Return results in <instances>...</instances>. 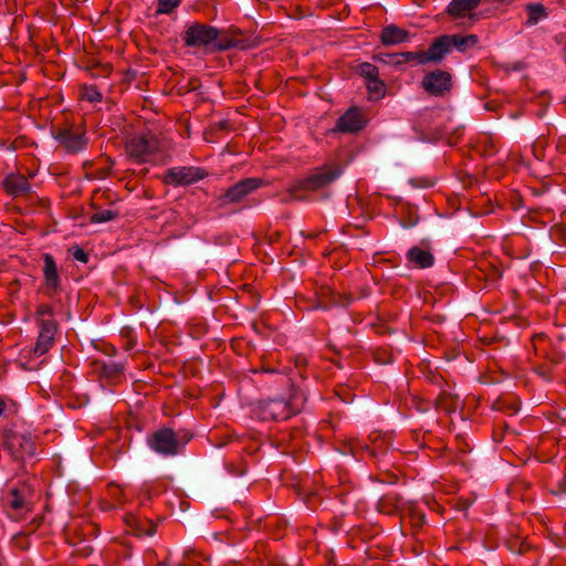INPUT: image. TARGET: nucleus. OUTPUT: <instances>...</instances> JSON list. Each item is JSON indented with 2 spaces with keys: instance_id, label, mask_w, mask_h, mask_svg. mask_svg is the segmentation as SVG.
Segmentation results:
<instances>
[{
  "instance_id": "nucleus-7",
  "label": "nucleus",
  "mask_w": 566,
  "mask_h": 566,
  "mask_svg": "<svg viewBox=\"0 0 566 566\" xmlns=\"http://www.w3.org/2000/svg\"><path fill=\"white\" fill-rule=\"evenodd\" d=\"M350 452L364 450L367 451L371 458H379L385 455L392 446V438L389 433L371 432L368 437V442H361L358 439L349 441Z\"/></svg>"
},
{
  "instance_id": "nucleus-16",
  "label": "nucleus",
  "mask_w": 566,
  "mask_h": 566,
  "mask_svg": "<svg viewBox=\"0 0 566 566\" xmlns=\"http://www.w3.org/2000/svg\"><path fill=\"white\" fill-rule=\"evenodd\" d=\"M365 119L357 107L349 108L342 115L336 124V130L342 133H356L365 127Z\"/></svg>"
},
{
  "instance_id": "nucleus-30",
  "label": "nucleus",
  "mask_w": 566,
  "mask_h": 566,
  "mask_svg": "<svg viewBox=\"0 0 566 566\" xmlns=\"http://www.w3.org/2000/svg\"><path fill=\"white\" fill-rule=\"evenodd\" d=\"M400 54V61H401V65L403 64H411V65H424L426 64V59H424V54H423V51H420V52H399Z\"/></svg>"
},
{
  "instance_id": "nucleus-5",
  "label": "nucleus",
  "mask_w": 566,
  "mask_h": 566,
  "mask_svg": "<svg viewBox=\"0 0 566 566\" xmlns=\"http://www.w3.org/2000/svg\"><path fill=\"white\" fill-rule=\"evenodd\" d=\"M157 151V142L145 135H134L125 143V153L136 164L149 163Z\"/></svg>"
},
{
  "instance_id": "nucleus-43",
  "label": "nucleus",
  "mask_w": 566,
  "mask_h": 566,
  "mask_svg": "<svg viewBox=\"0 0 566 566\" xmlns=\"http://www.w3.org/2000/svg\"><path fill=\"white\" fill-rule=\"evenodd\" d=\"M101 350L109 357H113L117 353L116 347L109 344L102 345Z\"/></svg>"
},
{
  "instance_id": "nucleus-22",
  "label": "nucleus",
  "mask_w": 566,
  "mask_h": 566,
  "mask_svg": "<svg viewBox=\"0 0 566 566\" xmlns=\"http://www.w3.org/2000/svg\"><path fill=\"white\" fill-rule=\"evenodd\" d=\"M403 518H408L412 528V535L417 536L426 524V515L420 511L415 503L408 502L406 504V511L402 515Z\"/></svg>"
},
{
  "instance_id": "nucleus-10",
  "label": "nucleus",
  "mask_w": 566,
  "mask_h": 566,
  "mask_svg": "<svg viewBox=\"0 0 566 566\" xmlns=\"http://www.w3.org/2000/svg\"><path fill=\"white\" fill-rule=\"evenodd\" d=\"M216 39H218V29L203 23H193L182 34L184 44L189 48L208 46Z\"/></svg>"
},
{
  "instance_id": "nucleus-20",
  "label": "nucleus",
  "mask_w": 566,
  "mask_h": 566,
  "mask_svg": "<svg viewBox=\"0 0 566 566\" xmlns=\"http://www.w3.org/2000/svg\"><path fill=\"white\" fill-rule=\"evenodd\" d=\"M410 39V33L395 24H389L381 30L380 40L385 45L405 43Z\"/></svg>"
},
{
  "instance_id": "nucleus-18",
  "label": "nucleus",
  "mask_w": 566,
  "mask_h": 566,
  "mask_svg": "<svg viewBox=\"0 0 566 566\" xmlns=\"http://www.w3.org/2000/svg\"><path fill=\"white\" fill-rule=\"evenodd\" d=\"M216 50L227 51L230 49L244 50L248 48L247 40L241 36L240 31H220L218 39L213 42Z\"/></svg>"
},
{
  "instance_id": "nucleus-48",
  "label": "nucleus",
  "mask_w": 566,
  "mask_h": 566,
  "mask_svg": "<svg viewBox=\"0 0 566 566\" xmlns=\"http://www.w3.org/2000/svg\"><path fill=\"white\" fill-rule=\"evenodd\" d=\"M544 339H545V335H544V334H538V335H536V336L533 338L534 343H535V342H539V340H544Z\"/></svg>"
},
{
  "instance_id": "nucleus-51",
  "label": "nucleus",
  "mask_w": 566,
  "mask_h": 566,
  "mask_svg": "<svg viewBox=\"0 0 566 566\" xmlns=\"http://www.w3.org/2000/svg\"><path fill=\"white\" fill-rule=\"evenodd\" d=\"M539 375L545 377L546 379H548V377L546 376V374L544 371H541Z\"/></svg>"
},
{
  "instance_id": "nucleus-26",
  "label": "nucleus",
  "mask_w": 566,
  "mask_h": 566,
  "mask_svg": "<svg viewBox=\"0 0 566 566\" xmlns=\"http://www.w3.org/2000/svg\"><path fill=\"white\" fill-rule=\"evenodd\" d=\"M493 409L515 415L520 410V403L514 397L499 398L494 401Z\"/></svg>"
},
{
  "instance_id": "nucleus-49",
  "label": "nucleus",
  "mask_w": 566,
  "mask_h": 566,
  "mask_svg": "<svg viewBox=\"0 0 566 566\" xmlns=\"http://www.w3.org/2000/svg\"><path fill=\"white\" fill-rule=\"evenodd\" d=\"M559 490L562 493H566V482L563 484H559Z\"/></svg>"
},
{
  "instance_id": "nucleus-35",
  "label": "nucleus",
  "mask_w": 566,
  "mask_h": 566,
  "mask_svg": "<svg viewBox=\"0 0 566 566\" xmlns=\"http://www.w3.org/2000/svg\"><path fill=\"white\" fill-rule=\"evenodd\" d=\"M200 562L196 558V554L192 551H186L182 559L177 563H171V566H199Z\"/></svg>"
},
{
  "instance_id": "nucleus-21",
  "label": "nucleus",
  "mask_w": 566,
  "mask_h": 566,
  "mask_svg": "<svg viewBox=\"0 0 566 566\" xmlns=\"http://www.w3.org/2000/svg\"><path fill=\"white\" fill-rule=\"evenodd\" d=\"M407 259L419 269L430 268L434 263L433 254L429 250H424L418 245L408 250Z\"/></svg>"
},
{
  "instance_id": "nucleus-52",
  "label": "nucleus",
  "mask_w": 566,
  "mask_h": 566,
  "mask_svg": "<svg viewBox=\"0 0 566 566\" xmlns=\"http://www.w3.org/2000/svg\"><path fill=\"white\" fill-rule=\"evenodd\" d=\"M264 370H265L266 373L273 371L272 369H269V368H265Z\"/></svg>"
},
{
  "instance_id": "nucleus-33",
  "label": "nucleus",
  "mask_w": 566,
  "mask_h": 566,
  "mask_svg": "<svg viewBox=\"0 0 566 566\" xmlns=\"http://www.w3.org/2000/svg\"><path fill=\"white\" fill-rule=\"evenodd\" d=\"M182 0H158L156 14H169L180 6Z\"/></svg>"
},
{
  "instance_id": "nucleus-6",
  "label": "nucleus",
  "mask_w": 566,
  "mask_h": 566,
  "mask_svg": "<svg viewBox=\"0 0 566 566\" xmlns=\"http://www.w3.org/2000/svg\"><path fill=\"white\" fill-rule=\"evenodd\" d=\"M265 182L261 178L251 177L245 178L233 186L229 187L224 193L218 197V206L220 208H224L229 205H234L241 202L247 196L252 193L253 191L258 190L262 186H264Z\"/></svg>"
},
{
  "instance_id": "nucleus-4",
  "label": "nucleus",
  "mask_w": 566,
  "mask_h": 566,
  "mask_svg": "<svg viewBox=\"0 0 566 566\" xmlns=\"http://www.w3.org/2000/svg\"><path fill=\"white\" fill-rule=\"evenodd\" d=\"M304 402L301 395H293L290 400L273 398L261 402L259 416L262 420H287L293 415L300 412Z\"/></svg>"
},
{
  "instance_id": "nucleus-34",
  "label": "nucleus",
  "mask_w": 566,
  "mask_h": 566,
  "mask_svg": "<svg viewBox=\"0 0 566 566\" xmlns=\"http://www.w3.org/2000/svg\"><path fill=\"white\" fill-rule=\"evenodd\" d=\"M116 217H117V212H115L114 210H111V209H105V210L94 212L90 217V220L93 223H102V222H107V221L114 220Z\"/></svg>"
},
{
  "instance_id": "nucleus-41",
  "label": "nucleus",
  "mask_w": 566,
  "mask_h": 566,
  "mask_svg": "<svg viewBox=\"0 0 566 566\" xmlns=\"http://www.w3.org/2000/svg\"><path fill=\"white\" fill-rule=\"evenodd\" d=\"M36 315L42 316V317H44V316L52 317L53 316V307L48 304H41L36 310Z\"/></svg>"
},
{
  "instance_id": "nucleus-46",
  "label": "nucleus",
  "mask_w": 566,
  "mask_h": 566,
  "mask_svg": "<svg viewBox=\"0 0 566 566\" xmlns=\"http://www.w3.org/2000/svg\"><path fill=\"white\" fill-rule=\"evenodd\" d=\"M7 409V402L4 400H0V417L4 413Z\"/></svg>"
},
{
  "instance_id": "nucleus-3",
  "label": "nucleus",
  "mask_w": 566,
  "mask_h": 566,
  "mask_svg": "<svg viewBox=\"0 0 566 566\" xmlns=\"http://www.w3.org/2000/svg\"><path fill=\"white\" fill-rule=\"evenodd\" d=\"M478 43L475 35H441L433 40L427 51H423L426 64L438 63L451 52L453 48L459 51L465 50L468 46H473Z\"/></svg>"
},
{
  "instance_id": "nucleus-40",
  "label": "nucleus",
  "mask_w": 566,
  "mask_h": 566,
  "mask_svg": "<svg viewBox=\"0 0 566 566\" xmlns=\"http://www.w3.org/2000/svg\"><path fill=\"white\" fill-rule=\"evenodd\" d=\"M337 306L347 307L352 304L353 297L349 294H337Z\"/></svg>"
},
{
  "instance_id": "nucleus-31",
  "label": "nucleus",
  "mask_w": 566,
  "mask_h": 566,
  "mask_svg": "<svg viewBox=\"0 0 566 566\" xmlns=\"http://www.w3.org/2000/svg\"><path fill=\"white\" fill-rule=\"evenodd\" d=\"M375 61L380 62L386 65L392 66H401L400 54L399 53H385L379 52L373 57Z\"/></svg>"
},
{
  "instance_id": "nucleus-1",
  "label": "nucleus",
  "mask_w": 566,
  "mask_h": 566,
  "mask_svg": "<svg viewBox=\"0 0 566 566\" xmlns=\"http://www.w3.org/2000/svg\"><path fill=\"white\" fill-rule=\"evenodd\" d=\"M343 174V168L338 164H328L316 168L306 178L295 181L290 188L289 193L295 200H302L298 195L301 191H317L329 186Z\"/></svg>"
},
{
  "instance_id": "nucleus-23",
  "label": "nucleus",
  "mask_w": 566,
  "mask_h": 566,
  "mask_svg": "<svg viewBox=\"0 0 566 566\" xmlns=\"http://www.w3.org/2000/svg\"><path fill=\"white\" fill-rule=\"evenodd\" d=\"M481 0H452L447 8V12L454 18H463L468 12L474 10Z\"/></svg>"
},
{
  "instance_id": "nucleus-27",
  "label": "nucleus",
  "mask_w": 566,
  "mask_h": 566,
  "mask_svg": "<svg viewBox=\"0 0 566 566\" xmlns=\"http://www.w3.org/2000/svg\"><path fill=\"white\" fill-rule=\"evenodd\" d=\"M7 503L9 507L15 511L24 510L28 507V502L25 501L22 492L17 488H13L9 491Z\"/></svg>"
},
{
  "instance_id": "nucleus-39",
  "label": "nucleus",
  "mask_w": 566,
  "mask_h": 566,
  "mask_svg": "<svg viewBox=\"0 0 566 566\" xmlns=\"http://www.w3.org/2000/svg\"><path fill=\"white\" fill-rule=\"evenodd\" d=\"M73 258L82 263L88 262V254L81 248H75L73 251Z\"/></svg>"
},
{
  "instance_id": "nucleus-13",
  "label": "nucleus",
  "mask_w": 566,
  "mask_h": 566,
  "mask_svg": "<svg viewBox=\"0 0 566 566\" xmlns=\"http://www.w3.org/2000/svg\"><path fill=\"white\" fill-rule=\"evenodd\" d=\"M54 138L65 148L70 154H76L85 149L87 139L84 133L75 132L72 128H59Z\"/></svg>"
},
{
  "instance_id": "nucleus-32",
  "label": "nucleus",
  "mask_w": 566,
  "mask_h": 566,
  "mask_svg": "<svg viewBox=\"0 0 566 566\" xmlns=\"http://www.w3.org/2000/svg\"><path fill=\"white\" fill-rule=\"evenodd\" d=\"M528 23L536 24L541 19L546 17L545 9L542 4H528Z\"/></svg>"
},
{
  "instance_id": "nucleus-8",
  "label": "nucleus",
  "mask_w": 566,
  "mask_h": 566,
  "mask_svg": "<svg viewBox=\"0 0 566 566\" xmlns=\"http://www.w3.org/2000/svg\"><path fill=\"white\" fill-rule=\"evenodd\" d=\"M207 175V171L201 167L177 166L165 171L163 182L174 187L189 186L202 180Z\"/></svg>"
},
{
  "instance_id": "nucleus-42",
  "label": "nucleus",
  "mask_w": 566,
  "mask_h": 566,
  "mask_svg": "<svg viewBox=\"0 0 566 566\" xmlns=\"http://www.w3.org/2000/svg\"><path fill=\"white\" fill-rule=\"evenodd\" d=\"M336 395L339 397V399L343 401V402H350L353 401V397L349 392V390L345 387H339L338 390H336Z\"/></svg>"
},
{
  "instance_id": "nucleus-44",
  "label": "nucleus",
  "mask_w": 566,
  "mask_h": 566,
  "mask_svg": "<svg viewBox=\"0 0 566 566\" xmlns=\"http://www.w3.org/2000/svg\"><path fill=\"white\" fill-rule=\"evenodd\" d=\"M547 357H548V359H549L553 364L557 365V364H559V363H562V361H563V359H564L565 355H564L563 353H560V352H555V353H553V354L548 355Z\"/></svg>"
},
{
  "instance_id": "nucleus-17",
  "label": "nucleus",
  "mask_w": 566,
  "mask_h": 566,
  "mask_svg": "<svg viewBox=\"0 0 566 566\" xmlns=\"http://www.w3.org/2000/svg\"><path fill=\"white\" fill-rule=\"evenodd\" d=\"M4 191L12 197H22L31 193L28 178L21 174L11 172L2 181Z\"/></svg>"
},
{
  "instance_id": "nucleus-19",
  "label": "nucleus",
  "mask_w": 566,
  "mask_h": 566,
  "mask_svg": "<svg viewBox=\"0 0 566 566\" xmlns=\"http://www.w3.org/2000/svg\"><path fill=\"white\" fill-rule=\"evenodd\" d=\"M407 503L408 502H402L399 494L390 492L379 499L377 510L382 514L392 515L399 513L402 516Z\"/></svg>"
},
{
  "instance_id": "nucleus-25",
  "label": "nucleus",
  "mask_w": 566,
  "mask_h": 566,
  "mask_svg": "<svg viewBox=\"0 0 566 566\" xmlns=\"http://www.w3.org/2000/svg\"><path fill=\"white\" fill-rule=\"evenodd\" d=\"M133 532L136 536H153L156 533V525L149 520H138L134 516L129 517Z\"/></svg>"
},
{
  "instance_id": "nucleus-36",
  "label": "nucleus",
  "mask_w": 566,
  "mask_h": 566,
  "mask_svg": "<svg viewBox=\"0 0 566 566\" xmlns=\"http://www.w3.org/2000/svg\"><path fill=\"white\" fill-rule=\"evenodd\" d=\"M376 363L380 365H386L392 361V354L388 353L384 349H378L374 354Z\"/></svg>"
},
{
  "instance_id": "nucleus-15",
  "label": "nucleus",
  "mask_w": 566,
  "mask_h": 566,
  "mask_svg": "<svg viewBox=\"0 0 566 566\" xmlns=\"http://www.w3.org/2000/svg\"><path fill=\"white\" fill-rule=\"evenodd\" d=\"M43 279H44V285H45V292L48 295L52 296L56 292L61 290V279L59 275L57 266L54 261V258L45 253L43 254Z\"/></svg>"
},
{
  "instance_id": "nucleus-47",
  "label": "nucleus",
  "mask_w": 566,
  "mask_h": 566,
  "mask_svg": "<svg viewBox=\"0 0 566 566\" xmlns=\"http://www.w3.org/2000/svg\"><path fill=\"white\" fill-rule=\"evenodd\" d=\"M108 174H109V168H105V169L101 170L99 177L104 178V177L108 176Z\"/></svg>"
},
{
  "instance_id": "nucleus-11",
  "label": "nucleus",
  "mask_w": 566,
  "mask_h": 566,
  "mask_svg": "<svg viewBox=\"0 0 566 566\" xmlns=\"http://www.w3.org/2000/svg\"><path fill=\"white\" fill-rule=\"evenodd\" d=\"M423 90L433 96H444L452 90V75L448 71L436 70L427 73L422 78Z\"/></svg>"
},
{
  "instance_id": "nucleus-50",
  "label": "nucleus",
  "mask_w": 566,
  "mask_h": 566,
  "mask_svg": "<svg viewBox=\"0 0 566 566\" xmlns=\"http://www.w3.org/2000/svg\"><path fill=\"white\" fill-rule=\"evenodd\" d=\"M422 186H423V187H430V186H432V184H431V182H426V184H423Z\"/></svg>"
},
{
  "instance_id": "nucleus-24",
  "label": "nucleus",
  "mask_w": 566,
  "mask_h": 566,
  "mask_svg": "<svg viewBox=\"0 0 566 566\" xmlns=\"http://www.w3.org/2000/svg\"><path fill=\"white\" fill-rule=\"evenodd\" d=\"M337 294L338 292H335L329 286H321L316 292L317 304L315 307L328 310L333 306H337Z\"/></svg>"
},
{
  "instance_id": "nucleus-37",
  "label": "nucleus",
  "mask_w": 566,
  "mask_h": 566,
  "mask_svg": "<svg viewBox=\"0 0 566 566\" xmlns=\"http://www.w3.org/2000/svg\"><path fill=\"white\" fill-rule=\"evenodd\" d=\"M451 396L448 395V394H441L438 398H437V406L439 408H442L444 409L446 411L450 412L452 410L451 406L449 405V400H451Z\"/></svg>"
},
{
  "instance_id": "nucleus-14",
  "label": "nucleus",
  "mask_w": 566,
  "mask_h": 566,
  "mask_svg": "<svg viewBox=\"0 0 566 566\" xmlns=\"http://www.w3.org/2000/svg\"><path fill=\"white\" fill-rule=\"evenodd\" d=\"M94 370L108 386H115L124 378V366L119 363L95 360Z\"/></svg>"
},
{
  "instance_id": "nucleus-2",
  "label": "nucleus",
  "mask_w": 566,
  "mask_h": 566,
  "mask_svg": "<svg viewBox=\"0 0 566 566\" xmlns=\"http://www.w3.org/2000/svg\"><path fill=\"white\" fill-rule=\"evenodd\" d=\"M192 434L187 431L175 432L170 428L156 430L148 439L149 448L165 457H174L181 452L191 440Z\"/></svg>"
},
{
  "instance_id": "nucleus-28",
  "label": "nucleus",
  "mask_w": 566,
  "mask_h": 566,
  "mask_svg": "<svg viewBox=\"0 0 566 566\" xmlns=\"http://www.w3.org/2000/svg\"><path fill=\"white\" fill-rule=\"evenodd\" d=\"M366 88L369 93V98L378 101L385 96L386 85L379 77L369 82H366Z\"/></svg>"
},
{
  "instance_id": "nucleus-29",
  "label": "nucleus",
  "mask_w": 566,
  "mask_h": 566,
  "mask_svg": "<svg viewBox=\"0 0 566 566\" xmlns=\"http://www.w3.org/2000/svg\"><path fill=\"white\" fill-rule=\"evenodd\" d=\"M356 73L366 80V82L376 80L379 77V70L376 65L363 62L357 65Z\"/></svg>"
},
{
  "instance_id": "nucleus-12",
  "label": "nucleus",
  "mask_w": 566,
  "mask_h": 566,
  "mask_svg": "<svg viewBox=\"0 0 566 566\" xmlns=\"http://www.w3.org/2000/svg\"><path fill=\"white\" fill-rule=\"evenodd\" d=\"M40 333L36 344L33 348V354L38 357L46 354L54 344L57 324L53 319H39Z\"/></svg>"
},
{
  "instance_id": "nucleus-9",
  "label": "nucleus",
  "mask_w": 566,
  "mask_h": 566,
  "mask_svg": "<svg viewBox=\"0 0 566 566\" xmlns=\"http://www.w3.org/2000/svg\"><path fill=\"white\" fill-rule=\"evenodd\" d=\"M6 447L15 460L25 461L35 455L36 443L29 433L10 432L6 437Z\"/></svg>"
},
{
  "instance_id": "nucleus-45",
  "label": "nucleus",
  "mask_w": 566,
  "mask_h": 566,
  "mask_svg": "<svg viewBox=\"0 0 566 566\" xmlns=\"http://www.w3.org/2000/svg\"><path fill=\"white\" fill-rule=\"evenodd\" d=\"M86 97L91 102L101 101L102 94L95 90H91V92L87 93Z\"/></svg>"
},
{
  "instance_id": "nucleus-38",
  "label": "nucleus",
  "mask_w": 566,
  "mask_h": 566,
  "mask_svg": "<svg viewBox=\"0 0 566 566\" xmlns=\"http://www.w3.org/2000/svg\"><path fill=\"white\" fill-rule=\"evenodd\" d=\"M418 222V216L416 213H412V211L409 209L408 217H405L401 219L400 223L403 228H411L416 226Z\"/></svg>"
}]
</instances>
